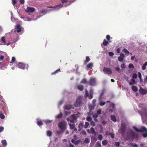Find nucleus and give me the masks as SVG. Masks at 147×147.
Segmentation results:
<instances>
[{
  "mask_svg": "<svg viewBox=\"0 0 147 147\" xmlns=\"http://www.w3.org/2000/svg\"><path fill=\"white\" fill-rule=\"evenodd\" d=\"M20 17L23 19L25 21H30L32 20H36L37 19L34 18V15H32L31 16H28L27 17H24L21 16H20Z\"/></svg>",
  "mask_w": 147,
  "mask_h": 147,
  "instance_id": "nucleus-7",
  "label": "nucleus"
},
{
  "mask_svg": "<svg viewBox=\"0 0 147 147\" xmlns=\"http://www.w3.org/2000/svg\"><path fill=\"white\" fill-rule=\"evenodd\" d=\"M96 79L95 78H92L90 79L89 84L91 86H94L96 85Z\"/></svg>",
  "mask_w": 147,
  "mask_h": 147,
  "instance_id": "nucleus-13",
  "label": "nucleus"
},
{
  "mask_svg": "<svg viewBox=\"0 0 147 147\" xmlns=\"http://www.w3.org/2000/svg\"><path fill=\"white\" fill-rule=\"evenodd\" d=\"M63 99L59 102L58 106V108H59V106L61 105L63 102Z\"/></svg>",
  "mask_w": 147,
  "mask_h": 147,
  "instance_id": "nucleus-49",
  "label": "nucleus"
},
{
  "mask_svg": "<svg viewBox=\"0 0 147 147\" xmlns=\"http://www.w3.org/2000/svg\"><path fill=\"white\" fill-rule=\"evenodd\" d=\"M138 137V135L134 132L132 130H130L127 134V137H124V138L125 140H127L129 138H137Z\"/></svg>",
  "mask_w": 147,
  "mask_h": 147,
  "instance_id": "nucleus-2",
  "label": "nucleus"
},
{
  "mask_svg": "<svg viewBox=\"0 0 147 147\" xmlns=\"http://www.w3.org/2000/svg\"><path fill=\"white\" fill-rule=\"evenodd\" d=\"M82 104V97L81 96H79L76 99V102L74 104V106L75 107H78Z\"/></svg>",
  "mask_w": 147,
  "mask_h": 147,
  "instance_id": "nucleus-11",
  "label": "nucleus"
},
{
  "mask_svg": "<svg viewBox=\"0 0 147 147\" xmlns=\"http://www.w3.org/2000/svg\"><path fill=\"white\" fill-rule=\"evenodd\" d=\"M16 60V57H13L12 58L11 61V62H10V63L11 64H12L13 63L15 62Z\"/></svg>",
  "mask_w": 147,
  "mask_h": 147,
  "instance_id": "nucleus-47",
  "label": "nucleus"
},
{
  "mask_svg": "<svg viewBox=\"0 0 147 147\" xmlns=\"http://www.w3.org/2000/svg\"><path fill=\"white\" fill-rule=\"evenodd\" d=\"M122 51L124 53L125 55L126 56H128L129 55V52L126 49H124Z\"/></svg>",
  "mask_w": 147,
  "mask_h": 147,
  "instance_id": "nucleus-28",
  "label": "nucleus"
},
{
  "mask_svg": "<svg viewBox=\"0 0 147 147\" xmlns=\"http://www.w3.org/2000/svg\"><path fill=\"white\" fill-rule=\"evenodd\" d=\"M5 116L2 113H0V118L1 119H4L5 118Z\"/></svg>",
  "mask_w": 147,
  "mask_h": 147,
  "instance_id": "nucleus-60",
  "label": "nucleus"
},
{
  "mask_svg": "<svg viewBox=\"0 0 147 147\" xmlns=\"http://www.w3.org/2000/svg\"><path fill=\"white\" fill-rule=\"evenodd\" d=\"M26 12L28 13V15L30 16L33 15L32 13L35 11L34 8L31 7H27L25 10Z\"/></svg>",
  "mask_w": 147,
  "mask_h": 147,
  "instance_id": "nucleus-6",
  "label": "nucleus"
},
{
  "mask_svg": "<svg viewBox=\"0 0 147 147\" xmlns=\"http://www.w3.org/2000/svg\"><path fill=\"white\" fill-rule=\"evenodd\" d=\"M139 107L142 110V112L140 113V115L142 117H144L147 115V111L146 110L144 104H140L138 105Z\"/></svg>",
  "mask_w": 147,
  "mask_h": 147,
  "instance_id": "nucleus-3",
  "label": "nucleus"
},
{
  "mask_svg": "<svg viewBox=\"0 0 147 147\" xmlns=\"http://www.w3.org/2000/svg\"><path fill=\"white\" fill-rule=\"evenodd\" d=\"M83 126V124L82 123H80L78 125L79 129V130H80L82 129Z\"/></svg>",
  "mask_w": 147,
  "mask_h": 147,
  "instance_id": "nucleus-46",
  "label": "nucleus"
},
{
  "mask_svg": "<svg viewBox=\"0 0 147 147\" xmlns=\"http://www.w3.org/2000/svg\"><path fill=\"white\" fill-rule=\"evenodd\" d=\"M1 142L2 144V145L4 147H6L7 145V143L6 140H5L4 139L2 140L1 141Z\"/></svg>",
  "mask_w": 147,
  "mask_h": 147,
  "instance_id": "nucleus-26",
  "label": "nucleus"
},
{
  "mask_svg": "<svg viewBox=\"0 0 147 147\" xmlns=\"http://www.w3.org/2000/svg\"><path fill=\"white\" fill-rule=\"evenodd\" d=\"M77 114H73L70 116V123H74L75 121H77Z\"/></svg>",
  "mask_w": 147,
  "mask_h": 147,
  "instance_id": "nucleus-12",
  "label": "nucleus"
},
{
  "mask_svg": "<svg viewBox=\"0 0 147 147\" xmlns=\"http://www.w3.org/2000/svg\"><path fill=\"white\" fill-rule=\"evenodd\" d=\"M61 1L62 3H63L62 5H64L66 4H67L68 5H69V4H68L67 3V2L68 1V0H61Z\"/></svg>",
  "mask_w": 147,
  "mask_h": 147,
  "instance_id": "nucleus-44",
  "label": "nucleus"
},
{
  "mask_svg": "<svg viewBox=\"0 0 147 147\" xmlns=\"http://www.w3.org/2000/svg\"><path fill=\"white\" fill-rule=\"evenodd\" d=\"M50 11V10H47V9H44L38 12L39 16H37L35 19H37V20L38 18H39L43 15H45L47 13H49Z\"/></svg>",
  "mask_w": 147,
  "mask_h": 147,
  "instance_id": "nucleus-5",
  "label": "nucleus"
},
{
  "mask_svg": "<svg viewBox=\"0 0 147 147\" xmlns=\"http://www.w3.org/2000/svg\"><path fill=\"white\" fill-rule=\"evenodd\" d=\"M125 55L123 53H121L120 55V56L118 58V60L120 62L122 61Z\"/></svg>",
  "mask_w": 147,
  "mask_h": 147,
  "instance_id": "nucleus-20",
  "label": "nucleus"
},
{
  "mask_svg": "<svg viewBox=\"0 0 147 147\" xmlns=\"http://www.w3.org/2000/svg\"><path fill=\"white\" fill-rule=\"evenodd\" d=\"M71 142L75 145H77L80 142V140H79L77 141H76L74 139L71 140Z\"/></svg>",
  "mask_w": 147,
  "mask_h": 147,
  "instance_id": "nucleus-24",
  "label": "nucleus"
},
{
  "mask_svg": "<svg viewBox=\"0 0 147 147\" xmlns=\"http://www.w3.org/2000/svg\"><path fill=\"white\" fill-rule=\"evenodd\" d=\"M60 70V69H57L55 71L53 72L51 74H52V75L55 74H56V73H57Z\"/></svg>",
  "mask_w": 147,
  "mask_h": 147,
  "instance_id": "nucleus-53",
  "label": "nucleus"
},
{
  "mask_svg": "<svg viewBox=\"0 0 147 147\" xmlns=\"http://www.w3.org/2000/svg\"><path fill=\"white\" fill-rule=\"evenodd\" d=\"M139 92L142 94L144 95L147 93V90L143 89L141 87L139 89Z\"/></svg>",
  "mask_w": 147,
  "mask_h": 147,
  "instance_id": "nucleus-19",
  "label": "nucleus"
},
{
  "mask_svg": "<svg viewBox=\"0 0 147 147\" xmlns=\"http://www.w3.org/2000/svg\"><path fill=\"white\" fill-rule=\"evenodd\" d=\"M97 140V139L96 137L95 136H92L91 137V142H93L94 143H95Z\"/></svg>",
  "mask_w": 147,
  "mask_h": 147,
  "instance_id": "nucleus-34",
  "label": "nucleus"
},
{
  "mask_svg": "<svg viewBox=\"0 0 147 147\" xmlns=\"http://www.w3.org/2000/svg\"><path fill=\"white\" fill-rule=\"evenodd\" d=\"M72 107V106L70 105H66L64 107V110H69L71 109Z\"/></svg>",
  "mask_w": 147,
  "mask_h": 147,
  "instance_id": "nucleus-25",
  "label": "nucleus"
},
{
  "mask_svg": "<svg viewBox=\"0 0 147 147\" xmlns=\"http://www.w3.org/2000/svg\"><path fill=\"white\" fill-rule=\"evenodd\" d=\"M69 125L70 127V128L71 129H73L74 128L75 125L74 124H71L70 123H69Z\"/></svg>",
  "mask_w": 147,
  "mask_h": 147,
  "instance_id": "nucleus-41",
  "label": "nucleus"
},
{
  "mask_svg": "<svg viewBox=\"0 0 147 147\" xmlns=\"http://www.w3.org/2000/svg\"><path fill=\"white\" fill-rule=\"evenodd\" d=\"M98 139L99 140H102L103 139L102 135L101 134L99 135L98 136Z\"/></svg>",
  "mask_w": 147,
  "mask_h": 147,
  "instance_id": "nucleus-56",
  "label": "nucleus"
},
{
  "mask_svg": "<svg viewBox=\"0 0 147 147\" xmlns=\"http://www.w3.org/2000/svg\"><path fill=\"white\" fill-rule=\"evenodd\" d=\"M1 42L2 43L1 45H7V46L9 45L12 43L11 42L7 43L5 42V37L4 36H3L1 37Z\"/></svg>",
  "mask_w": 147,
  "mask_h": 147,
  "instance_id": "nucleus-18",
  "label": "nucleus"
},
{
  "mask_svg": "<svg viewBox=\"0 0 147 147\" xmlns=\"http://www.w3.org/2000/svg\"><path fill=\"white\" fill-rule=\"evenodd\" d=\"M106 38L107 40H108V41H109V40L110 39V38H110V35H107L106 36Z\"/></svg>",
  "mask_w": 147,
  "mask_h": 147,
  "instance_id": "nucleus-61",
  "label": "nucleus"
},
{
  "mask_svg": "<svg viewBox=\"0 0 147 147\" xmlns=\"http://www.w3.org/2000/svg\"><path fill=\"white\" fill-rule=\"evenodd\" d=\"M90 139L88 138H86L84 140L85 143L88 144L90 142Z\"/></svg>",
  "mask_w": 147,
  "mask_h": 147,
  "instance_id": "nucleus-48",
  "label": "nucleus"
},
{
  "mask_svg": "<svg viewBox=\"0 0 147 147\" xmlns=\"http://www.w3.org/2000/svg\"><path fill=\"white\" fill-rule=\"evenodd\" d=\"M7 65L3 62H0V69H4L7 68Z\"/></svg>",
  "mask_w": 147,
  "mask_h": 147,
  "instance_id": "nucleus-22",
  "label": "nucleus"
},
{
  "mask_svg": "<svg viewBox=\"0 0 147 147\" xmlns=\"http://www.w3.org/2000/svg\"><path fill=\"white\" fill-rule=\"evenodd\" d=\"M19 37L18 36H16L14 39L12 38V40L13 41L12 43H14L16 42L18 40L20 39Z\"/></svg>",
  "mask_w": 147,
  "mask_h": 147,
  "instance_id": "nucleus-31",
  "label": "nucleus"
},
{
  "mask_svg": "<svg viewBox=\"0 0 147 147\" xmlns=\"http://www.w3.org/2000/svg\"><path fill=\"white\" fill-rule=\"evenodd\" d=\"M101 109H99L97 111L96 113L98 115L101 114Z\"/></svg>",
  "mask_w": 147,
  "mask_h": 147,
  "instance_id": "nucleus-63",
  "label": "nucleus"
},
{
  "mask_svg": "<svg viewBox=\"0 0 147 147\" xmlns=\"http://www.w3.org/2000/svg\"><path fill=\"white\" fill-rule=\"evenodd\" d=\"M132 90L135 92H136L138 90L136 86H133L131 87Z\"/></svg>",
  "mask_w": 147,
  "mask_h": 147,
  "instance_id": "nucleus-38",
  "label": "nucleus"
},
{
  "mask_svg": "<svg viewBox=\"0 0 147 147\" xmlns=\"http://www.w3.org/2000/svg\"><path fill=\"white\" fill-rule=\"evenodd\" d=\"M109 42L106 40L105 39L103 40V42L101 44V46L102 47L103 45L106 46L108 44Z\"/></svg>",
  "mask_w": 147,
  "mask_h": 147,
  "instance_id": "nucleus-29",
  "label": "nucleus"
},
{
  "mask_svg": "<svg viewBox=\"0 0 147 147\" xmlns=\"http://www.w3.org/2000/svg\"><path fill=\"white\" fill-rule=\"evenodd\" d=\"M77 88L80 91H82L83 90L84 87L82 85H79L77 86Z\"/></svg>",
  "mask_w": 147,
  "mask_h": 147,
  "instance_id": "nucleus-37",
  "label": "nucleus"
},
{
  "mask_svg": "<svg viewBox=\"0 0 147 147\" xmlns=\"http://www.w3.org/2000/svg\"><path fill=\"white\" fill-rule=\"evenodd\" d=\"M90 125L92 126H94L95 125V123L94 121H91L90 122Z\"/></svg>",
  "mask_w": 147,
  "mask_h": 147,
  "instance_id": "nucleus-62",
  "label": "nucleus"
},
{
  "mask_svg": "<svg viewBox=\"0 0 147 147\" xmlns=\"http://www.w3.org/2000/svg\"><path fill=\"white\" fill-rule=\"evenodd\" d=\"M36 120L37 121V124L38 126H40L43 125L42 122L41 120H39L38 119Z\"/></svg>",
  "mask_w": 147,
  "mask_h": 147,
  "instance_id": "nucleus-32",
  "label": "nucleus"
},
{
  "mask_svg": "<svg viewBox=\"0 0 147 147\" xmlns=\"http://www.w3.org/2000/svg\"><path fill=\"white\" fill-rule=\"evenodd\" d=\"M43 121L45 122L47 125H48L50 124L53 121V120H50L49 119L44 120Z\"/></svg>",
  "mask_w": 147,
  "mask_h": 147,
  "instance_id": "nucleus-27",
  "label": "nucleus"
},
{
  "mask_svg": "<svg viewBox=\"0 0 147 147\" xmlns=\"http://www.w3.org/2000/svg\"><path fill=\"white\" fill-rule=\"evenodd\" d=\"M126 128V125L125 124L122 122L121 123V125L120 128L121 131V134L122 136H124V133Z\"/></svg>",
  "mask_w": 147,
  "mask_h": 147,
  "instance_id": "nucleus-10",
  "label": "nucleus"
},
{
  "mask_svg": "<svg viewBox=\"0 0 147 147\" xmlns=\"http://www.w3.org/2000/svg\"><path fill=\"white\" fill-rule=\"evenodd\" d=\"M147 65V62H146L143 65L142 67V69L143 70H144L146 69V66Z\"/></svg>",
  "mask_w": 147,
  "mask_h": 147,
  "instance_id": "nucleus-40",
  "label": "nucleus"
},
{
  "mask_svg": "<svg viewBox=\"0 0 147 147\" xmlns=\"http://www.w3.org/2000/svg\"><path fill=\"white\" fill-rule=\"evenodd\" d=\"M63 131L60 130H57L56 131V133L58 135H60L61 134L64 132Z\"/></svg>",
  "mask_w": 147,
  "mask_h": 147,
  "instance_id": "nucleus-36",
  "label": "nucleus"
},
{
  "mask_svg": "<svg viewBox=\"0 0 147 147\" xmlns=\"http://www.w3.org/2000/svg\"><path fill=\"white\" fill-rule=\"evenodd\" d=\"M93 66V64L92 63H90L88 64L86 66V69L87 70H89L91 69L92 67Z\"/></svg>",
  "mask_w": 147,
  "mask_h": 147,
  "instance_id": "nucleus-21",
  "label": "nucleus"
},
{
  "mask_svg": "<svg viewBox=\"0 0 147 147\" xmlns=\"http://www.w3.org/2000/svg\"><path fill=\"white\" fill-rule=\"evenodd\" d=\"M62 116V113L60 112V113L58 115H56L55 116V118L56 119H59Z\"/></svg>",
  "mask_w": 147,
  "mask_h": 147,
  "instance_id": "nucleus-39",
  "label": "nucleus"
},
{
  "mask_svg": "<svg viewBox=\"0 0 147 147\" xmlns=\"http://www.w3.org/2000/svg\"><path fill=\"white\" fill-rule=\"evenodd\" d=\"M133 128L134 130L137 132H147V129L144 126L141 127V129H139L136 127L134 126Z\"/></svg>",
  "mask_w": 147,
  "mask_h": 147,
  "instance_id": "nucleus-9",
  "label": "nucleus"
},
{
  "mask_svg": "<svg viewBox=\"0 0 147 147\" xmlns=\"http://www.w3.org/2000/svg\"><path fill=\"white\" fill-rule=\"evenodd\" d=\"M120 143L119 142H116L115 143V145L116 147H119Z\"/></svg>",
  "mask_w": 147,
  "mask_h": 147,
  "instance_id": "nucleus-52",
  "label": "nucleus"
},
{
  "mask_svg": "<svg viewBox=\"0 0 147 147\" xmlns=\"http://www.w3.org/2000/svg\"><path fill=\"white\" fill-rule=\"evenodd\" d=\"M87 132L89 134L91 133L92 134H93L95 133V129L94 127H91L90 129V131L89 129H88L87 130Z\"/></svg>",
  "mask_w": 147,
  "mask_h": 147,
  "instance_id": "nucleus-23",
  "label": "nucleus"
},
{
  "mask_svg": "<svg viewBox=\"0 0 147 147\" xmlns=\"http://www.w3.org/2000/svg\"><path fill=\"white\" fill-rule=\"evenodd\" d=\"M52 132L50 131H48L47 132V135L48 136H51L52 135Z\"/></svg>",
  "mask_w": 147,
  "mask_h": 147,
  "instance_id": "nucleus-43",
  "label": "nucleus"
},
{
  "mask_svg": "<svg viewBox=\"0 0 147 147\" xmlns=\"http://www.w3.org/2000/svg\"><path fill=\"white\" fill-rule=\"evenodd\" d=\"M87 82V80L86 78H84L82 80L81 83L82 84H86Z\"/></svg>",
  "mask_w": 147,
  "mask_h": 147,
  "instance_id": "nucleus-51",
  "label": "nucleus"
},
{
  "mask_svg": "<svg viewBox=\"0 0 147 147\" xmlns=\"http://www.w3.org/2000/svg\"><path fill=\"white\" fill-rule=\"evenodd\" d=\"M130 144H131L133 147H138V145L134 143H131Z\"/></svg>",
  "mask_w": 147,
  "mask_h": 147,
  "instance_id": "nucleus-55",
  "label": "nucleus"
},
{
  "mask_svg": "<svg viewBox=\"0 0 147 147\" xmlns=\"http://www.w3.org/2000/svg\"><path fill=\"white\" fill-rule=\"evenodd\" d=\"M137 74H134L132 76V79H134L135 80V79L137 78Z\"/></svg>",
  "mask_w": 147,
  "mask_h": 147,
  "instance_id": "nucleus-58",
  "label": "nucleus"
},
{
  "mask_svg": "<svg viewBox=\"0 0 147 147\" xmlns=\"http://www.w3.org/2000/svg\"><path fill=\"white\" fill-rule=\"evenodd\" d=\"M90 60V59L89 57L87 56L86 57V59L85 60V63L88 62Z\"/></svg>",
  "mask_w": 147,
  "mask_h": 147,
  "instance_id": "nucleus-54",
  "label": "nucleus"
},
{
  "mask_svg": "<svg viewBox=\"0 0 147 147\" xmlns=\"http://www.w3.org/2000/svg\"><path fill=\"white\" fill-rule=\"evenodd\" d=\"M112 107V109H109V111L110 113L113 112L115 110V105L112 102L110 103L109 107Z\"/></svg>",
  "mask_w": 147,
  "mask_h": 147,
  "instance_id": "nucleus-17",
  "label": "nucleus"
},
{
  "mask_svg": "<svg viewBox=\"0 0 147 147\" xmlns=\"http://www.w3.org/2000/svg\"><path fill=\"white\" fill-rule=\"evenodd\" d=\"M68 6V5L67 4H66L64 5H62L61 4H60L58 5H56L54 6V9H51L50 10V11L55 10H58L63 7H66Z\"/></svg>",
  "mask_w": 147,
  "mask_h": 147,
  "instance_id": "nucleus-8",
  "label": "nucleus"
},
{
  "mask_svg": "<svg viewBox=\"0 0 147 147\" xmlns=\"http://www.w3.org/2000/svg\"><path fill=\"white\" fill-rule=\"evenodd\" d=\"M103 71L105 74L111 75L112 73L111 69L109 68H104L103 69Z\"/></svg>",
  "mask_w": 147,
  "mask_h": 147,
  "instance_id": "nucleus-16",
  "label": "nucleus"
},
{
  "mask_svg": "<svg viewBox=\"0 0 147 147\" xmlns=\"http://www.w3.org/2000/svg\"><path fill=\"white\" fill-rule=\"evenodd\" d=\"M22 27L19 24H17L15 26V30L14 32L16 33H18L21 32L22 30Z\"/></svg>",
  "mask_w": 147,
  "mask_h": 147,
  "instance_id": "nucleus-14",
  "label": "nucleus"
},
{
  "mask_svg": "<svg viewBox=\"0 0 147 147\" xmlns=\"http://www.w3.org/2000/svg\"><path fill=\"white\" fill-rule=\"evenodd\" d=\"M89 125V123L87 122H86L85 123V125H84V127L85 128H87L88 126Z\"/></svg>",
  "mask_w": 147,
  "mask_h": 147,
  "instance_id": "nucleus-59",
  "label": "nucleus"
},
{
  "mask_svg": "<svg viewBox=\"0 0 147 147\" xmlns=\"http://www.w3.org/2000/svg\"><path fill=\"white\" fill-rule=\"evenodd\" d=\"M110 117L111 120L114 122H116L117 121V119L115 115H111Z\"/></svg>",
  "mask_w": 147,
  "mask_h": 147,
  "instance_id": "nucleus-33",
  "label": "nucleus"
},
{
  "mask_svg": "<svg viewBox=\"0 0 147 147\" xmlns=\"http://www.w3.org/2000/svg\"><path fill=\"white\" fill-rule=\"evenodd\" d=\"M98 115L96 113H95L92 116L94 118H97L98 117Z\"/></svg>",
  "mask_w": 147,
  "mask_h": 147,
  "instance_id": "nucleus-64",
  "label": "nucleus"
},
{
  "mask_svg": "<svg viewBox=\"0 0 147 147\" xmlns=\"http://www.w3.org/2000/svg\"><path fill=\"white\" fill-rule=\"evenodd\" d=\"M135 81L134 79H131V82H129V84L130 85H132L135 84Z\"/></svg>",
  "mask_w": 147,
  "mask_h": 147,
  "instance_id": "nucleus-35",
  "label": "nucleus"
},
{
  "mask_svg": "<svg viewBox=\"0 0 147 147\" xmlns=\"http://www.w3.org/2000/svg\"><path fill=\"white\" fill-rule=\"evenodd\" d=\"M86 120L88 121H91L92 120V118L90 116H87L86 118Z\"/></svg>",
  "mask_w": 147,
  "mask_h": 147,
  "instance_id": "nucleus-50",
  "label": "nucleus"
},
{
  "mask_svg": "<svg viewBox=\"0 0 147 147\" xmlns=\"http://www.w3.org/2000/svg\"><path fill=\"white\" fill-rule=\"evenodd\" d=\"M18 0H12V3L15 6V5L17 3Z\"/></svg>",
  "mask_w": 147,
  "mask_h": 147,
  "instance_id": "nucleus-57",
  "label": "nucleus"
},
{
  "mask_svg": "<svg viewBox=\"0 0 147 147\" xmlns=\"http://www.w3.org/2000/svg\"><path fill=\"white\" fill-rule=\"evenodd\" d=\"M96 147H100L101 146L100 142L99 141H97L96 144Z\"/></svg>",
  "mask_w": 147,
  "mask_h": 147,
  "instance_id": "nucleus-45",
  "label": "nucleus"
},
{
  "mask_svg": "<svg viewBox=\"0 0 147 147\" xmlns=\"http://www.w3.org/2000/svg\"><path fill=\"white\" fill-rule=\"evenodd\" d=\"M103 92H102L100 94V96L98 100L99 102V105L100 106H104L106 104V102L105 101H103L101 100V98L102 96L103 95Z\"/></svg>",
  "mask_w": 147,
  "mask_h": 147,
  "instance_id": "nucleus-15",
  "label": "nucleus"
},
{
  "mask_svg": "<svg viewBox=\"0 0 147 147\" xmlns=\"http://www.w3.org/2000/svg\"><path fill=\"white\" fill-rule=\"evenodd\" d=\"M58 127L60 130L64 131L66 130L67 129V124L65 121H61L58 123Z\"/></svg>",
  "mask_w": 147,
  "mask_h": 147,
  "instance_id": "nucleus-4",
  "label": "nucleus"
},
{
  "mask_svg": "<svg viewBox=\"0 0 147 147\" xmlns=\"http://www.w3.org/2000/svg\"><path fill=\"white\" fill-rule=\"evenodd\" d=\"M11 19L12 21L13 22H16L17 19L16 18H15L13 16V13L11 11Z\"/></svg>",
  "mask_w": 147,
  "mask_h": 147,
  "instance_id": "nucleus-30",
  "label": "nucleus"
},
{
  "mask_svg": "<svg viewBox=\"0 0 147 147\" xmlns=\"http://www.w3.org/2000/svg\"><path fill=\"white\" fill-rule=\"evenodd\" d=\"M108 141L107 140H105L102 142V144L104 146H105L107 144Z\"/></svg>",
  "mask_w": 147,
  "mask_h": 147,
  "instance_id": "nucleus-42",
  "label": "nucleus"
},
{
  "mask_svg": "<svg viewBox=\"0 0 147 147\" xmlns=\"http://www.w3.org/2000/svg\"><path fill=\"white\" fill-rule=\"evenodd\" d=\"M16 65L17 67L22 69L24 70L26 68L28 70V65L23 62H17Z\"/></svg>",
  "mask_w": 147,
  "mask_h": 147,
  "instance_id": "nucleus-1",
  "label": "nucleus"
}]
</instances>
